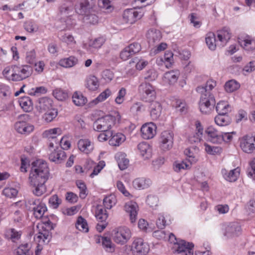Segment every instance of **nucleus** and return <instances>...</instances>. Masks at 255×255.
Masks as SVG:
<instances>
[{
  "mask_svg": "<svg viewBox=\"0 0 255 255\" xmlns=\"http://www.w3.org/2000/svg\"><path fill=\"white\" fill-rule=\"evenodd\" d=\"M73 103L78 106L84 105L87 102V100L81 93L76 92L72 96Z\"/></svg>",
  "mask_w": 255,
  "mask_h": 255,
  "instance_id": "42",
  "label": "nucleus"
},
{
  "mask_svg": "<svg viewBox=\"0 0 255 255\" xmlns=\"http://www.w3.org/2000/svg\"><path fill=\"white\" fill-rule=\"evenodd\" d=\"M150 117L153 120H157L160 116L162 111L161 104L157 101H151L150 106Z\"/></svg>",
  "mask_w": 255,
  "mask_h": 255,
  "instance_id": "27",
  "label": "nucleus"
},
{
  "mask_svg": "<svg viewBox=\"0 0 255 255\" xmlns=\"http://www.w3.org/2000/svg\"><path fill=\"white\" fill-rule=\"evenodd\" d=\"M18 193L17 190L12 187L5 188L2 191L3 194L8 198H13L16 197Z\"/></svg>",
  "mask_w": 255,
  "mask_h": 255,
  "instance_id": "53",
  "label": "nucleus"
},
{
  "mask_svg": "<svg viewBox=\"0 0 255 255\" xmlns=\"http://www.w3.org/2000/svg\"><path fill=\"white\" fill-rule=\"evenodd\" d=\"M157 76L158 74L157 72L153 69H150L147 71L144 78L147 81H153L157 78Z\"/></svg>",
  "mask_w": 255,
  "mask_h": 255,
  "instance_id": "62",
  "label": "nucleus"
},
{
  "mask_svg": "<svg viewBox=\"0 0 255 255\" xmlns=\"http://www.w3.org/2000/svg\"><path fill=\"white\" fill-rule=\"evenodd\" d=\"M75 226L77 229L84 233H87L89 231L87 222L82 216L78 217Z\"/></svg>",
  "mask_w": 255,
  "mask_h": 255,
  "instance_id": "37",
  "label": "nucleus"
},
{
  "mask_svg": "<svg viewBox=\"0 0 255 255\" xmlns=\"http://www.w3.org/2000/svg\"><path fill=\"white\" fill-rule=\"evenodd\" d=\"M241 233V226L237 223H230L225 229L224 235L228 238L239 235Z\"/></svg>",
  "mask_w": 255,
  "mask_h": 255,
  "instance_id": "18",
  "label": "nucleus"
},
{
  "mask_svg": "<svg viewBox=\"0 0 255 255\" xmlns=\"http://www.w3.org/2000/svg\"><path fill=\"white\" fill-rule=\"evenodd\" d=\"M216 82L213 79L208 80L205 86H198L196 88V91L199 94H206L209 93L210 95H213L211 93L212 90L216 86Z\"/></svg>",
  "mask_w": 255,
  "mask_h": 255,
  "instance_id": "28",
  "label": "nucleus"
},
{
  "mask_svg": "<svg viewBox=\"0 0 255 255\" xmlns=\"http://www.w3.org/2000/svg\"><path fill=\"white\" fill-rule=\"evenodd\" d=\"M205 41L209 49L213 51L216 49L219 42L218 40H216V35L213 32H209L207 34Z\"/></svg>",
  "mask_w": 255,
  "mask_h": 255,
  "instance_id": "33",
  "label": "nucleus"
},
{
  "mask_svg": "<svg viewBox=\"0 0 255 255\" xmlns=\"http://www.w3.org/2000/svg\"><path fill=\"white\" fill-rule=\"evenodd\" d=\"M240 147L246 153H253L255 150V136H243L240 141Z\"/></svg>",
  "mask_w": 255,
  "mask_h": 255,
  "instance_id": "10",
  "label": "nucleus"
},
{
  "mask_svg": "<svg viewBox=\"0 0 255 255\" xmlns=\"http://www.w3.org/2000/svg\"><path fill=\"white\" fill-rule=\"evenodd\" d=\"M30 204L34 206L32 209L35 217L37 219L42 218L44 213L47 211L45 205L41 203L39 200H32L30 201Z\"/></svg>",
  "mask_w": 255,
  "mask_h": 255,
  "instance_id": "16",
  "label": "nucleus"
},
{
  "mask_svg": "<svg viewBox=\"0 0 255 255\" xmlns=\"http://www.w3.org/2000/svg\"><path fill=\"white\" fill-rule=\"evenodd\" d=\"M113 240L118 244H126L131 237L130 230L127 227L121 226L115 228L112 233Z\"/></svg>",
  "mask_w": 255,
  "mask_h": 255,
  "instance_id": "4",
  "label": "nucleus"
},
{
  "mask_svg": "<svg viewBox=\"0 0 255 255\" xmlns=\"http://www.w3.org/2000/svg\"><path fill=\"white\" fill-rule=\"evenodd\" d=\"M53 229V225L50 221L43 224L36 236V241L39 243L47 244L51 239V231Z\"/></svg>",
  "mask_w": 255,
  "mask_h": 255,
  "instance_id": "8",
  "label": "nucleus"
},
{
  "mask_svg": "<svg viewBox=\"0 0 255 255\" xmlns=\"http://www.w3.org/2000/svg\"><path fill=\"white\" fill-rule=\"evenodd\" d=\"M238 42L246 51H252L255 49V38L247 34L238 37Z\"/></svg>",
  "mask_w": 255,
  "mask_h": 255,
  "instance_id": "11",
  "label": "nucleus"
},
{
  "mask_svg": "<svg viewBox=\"0 0 255 255\" xmlns=\"http://www.w3.org/2000/svg\"><path fill=\"white\" fill-rule=\"evenodd\" d=\"M61 203V200L56 194L52 195L49 199V204L54 209L57 208Z\"/></svg>",
  "mask_w": 255,
  "mask_h": 255,
  "instance_id": "55",
  "label": "nucleus"
},
{
  "mask_svg": "<svg viewBox=\"0 0 255 255\" xmlns=\"http://www.w3.org/2000/svg\"><path fill=\"white\" fill-rule=\"evenodd\" d=\"M95 217L97 220L100 222H104L108 218V215L106 210L101 205L96 207Z\"/></svg>",
  "mask_w": 255,
  "mask_h": 255,
  "instance_id": "34",
  "label": "nucleus"
},
{
  "mask_svg": "<svg viewBox=\"0 0 255 255\" xmlns=\"http://www.w3.org/2000/svg\"><path fill=\"white\" fill-rule=\"evenodd\" d=\"M127 47L132 55L138 52L141 49L140 45L137 42L130 44Z\"/></svg>",
  "mask_w": 255,
  "mask_h": 255,
  "instance_id": "60",
  "label": "nucleus"
},
{
  "mask_svg": "<svg viewBox=\"0 0 255 255\" xmlns=\"http://www.w3.org/2000/svg\"><path fill=\"white\" fill-rule=\"evenodd\" d=\"M29 119V115L27 114L21 115L18 116V121L14 125L15 129L19 133L27 134L32 132L34 129V126L26 123Z\"/></svg>",
  "mask_w": 255,
  "mask_h": 255,
  "instance_id": "7",
  "label": "nucleus"
},
{
  "mask_svg": "<svg viewBox=\"0 0 255 255\" xmlns=\"http://www.w3.org/2000/svg\"><path fill=\"white\" fill-rule=\"evenodd\" d=\"M202 137L201 135L194 132L188 136V141L191 144L198 143L200 142Z\"/></svg>",
  "mask_w": 255,
  "mask_h": 255,
  "instance_id": "63",
  "label": "nucleus"
},
{
  "mask_svg": "<svg viewBox=\"0 0 255 255\" xmlns=\"http://www.w3.org/2000/svg\"><path fill=\"white\" fill-rule=\"evenodd\" d=\"M98 5L101 8L111 11L112 9L111 1L110 0H99Z\"/></svg>",
  "mask_w": 255,
  "mask_h": 255,
  "instance_id": "57",
  "label": "nucleus"
},
{
  "mask_svg": "<svg viewBox=\"0 0 255 255\" xmlns=\"http://www.w3.org/2000/svg\"><path fill=\"white\" fill-rule=\"evenodd\" d=\"M76 184H77V187L80 189L79 196H80V198H81L82 199H84L87 195V193H86L87 188H86V185L85 184V183L84 182H82L81 181H77Z\"/></svg>",
  "mask_w": 255,
  "mask_h": 255,
  "instance_id": "56",
  "label": "nucleus"
},
{
  "mask_svg": "<svg viewBox=\"0 0 255 255\" xmlns=\"http://www.w3.org/2000/svg\"><path fill=\"white\" fill-rule=\"evenodd\" d=\"M199 107L203 114L208 115L214 109L216 101L213 95L200 94Z\"/></svg>",
  "mask_w": 255,
  "mask_h": 255,
  "instance_id": "3",
  "label": "nucleus"
},
{
  "mask_svg": "<svg viewBox=\"0 0 255 255\" xmlns=\"http://www.w3.org/2000/svg\"><path fill=\"white\" fill-rule=\"evenodd\" d=\"M53 108L52 100L47 97L40 98L36 105L37 110L41 113L49 111Z\"/></svg>",
  "mask_w": 255,
  "mask_h": 255,
  "instance_id": "17",
  "label": "nucleus"
},
{
  "mask_svg": "<svg viewBox=\"0 0 255 255\" xmlns=\"http://www.w3.org/2000/svg\"><path fill=\"white\" fill-rule=\"evenodd\" d=\"M240 169L239 168L231 170L229 173L226 179L230 182L236 181L240 174Z\"/></svg>",
  "mask_w": 255,
  "mask_h": 255,
  "instance_id": "52",
  "label": "nucleus"
},
{
  "mask_svg": "<svg viewBox=\"0 0 255 255\" xmlns=\"http://www.w3.org/2000/svg\"><path fill=\"white\" fill-rule=\"evenodd\" d=\"M230 106L224 101H221L217 103L216 107V111L218 114H227Z\"/></svg>",
  "mask_w": 255,
  "mask_h": 255,
  "instance_id": "49",
  "label": "nucleus"
},
{
  "mask_svg": "<svg viewBox=\"0 0 255 255\" xmlns=\"http://www.w3.org/2000/svg\"><path fill=\"white\" fill-rule=\"evenodd\" d=\"M116 158L119 167L121 170H124L128 167L129 161L126 158L125 154L120 153L117 155Z\"/></svg>",
  "mask_w": 255,
  "mask_h": 255,
  "instance_id": "44",
  "label": "nucleus"
},
{
  "mask_svg": "<svg viewBox=\"0 0 255 255\" xmlns=\"http://www.w3.org/2000/svg\"><path fill=\"white\" fill-rule=\"evenodd\" d=\"M193 247L194 245L192 243L181 241L179 243H174V248L175 251L178 253H183L184 255H193Z\"/></svg>",
  "mask_w": 255,
  "mask_h": 255,
  "instance_id": "14",
  "label": "nucleus"
},
{
  "mask_svg": "<svg viewBox=\"0 0 255 255\" xmlns=\"http://www.w3.org/2000/svg\"><path fill=\"white\" fill-rule=\"evenodd\" d=\"M19 104L23 110L28 112L32 109V103L29 97H23L19 100Z\"/></svg>",
  "mask_w": 255,
  "mask_h": 255,
  "instance_id": "43",
  "label": "nucleus"
},
{
  "mask_svg": "<svg viewBox=\"0 0 255 255\" xmlns=\"http://www.w3.org/2000/svg\"><path fill=\"white\" fill-rule=\"evenodd\" d=\"M25 30L30 33L36 32L38 29V26L33 20H28L24 23Z\"/></svg>",
  "mask_w": 255,
  "mask_h": 255,
  "instance_id": "47",
  "label": "nucleus"
},
{
  "mask_svg": "<svg viewBox=\"0 0 255 255\" xmlns=\"http://www.w3.org/2000/svg\"><path fill=\"white\" fill-rule=\"evenodd\" d=\"M73 12V7L70 4L63 3L59 7L58 18L61 22L65 23L66 28L68 29H71L75 25V22L74 21L71 24L69 23V21L71 20L68 17L72 16Z\"/></svg>",
  "mask_w": 255,
  "mask_h": 255,
  "instance_id": "2",
  "label": "nucleus"
},
{
  "mask_svg": "<svg viewBox=\"0 0 255 255\" xmlns=\"http://www.w3.org/2000/svg\"><path fill=\"white\" fill-rule=\"evenodd\" d=\"M208 139L214 143H221L223 142V137L214 128L211 126L205 130Z\"/></svg>",
  "mask_w": 255,
  "mask_h": 255,
  "instance_id": "21",
  "label": "nucleus"
},
{
  "mask_svg": "<svg viewBox=\"0 0 255 255\" xmlns=\"http://www.w3.org/2000/svg\"><path fill=\"white\" fill-rule=\"evenodd\" d=\"M160 147L164 150L171 149L173 143V134L170 131H164L161 134Z\"/></svg>",
  "mask_w": 255,
  "mask_h": 255,
  "instance_id": "12",
  "label": "nucleus"
},
{
  "mask_svg": "<svg viewBox=\"0 0 255 255\" xmlns=\"http://www.w3.org/2000/svg\"><path fill=\"white\" fill-rule=\"evenodd\" d=\"M115 122V117L107 115L98 119L93 124V128L98 131H109Z\"/></svg>",
  "mask_w": 255,
  "mask_h": 255,
  "instance_id": "6",
  "label": "nucleus"
},
{
  "mask_svg": "<svg viewBox=\"0 0 255 255\" xmlns=\"http://www.w3.org/2000/svg\"><path fill=\"white\" fill-rule=\"evenodd\" d=\"M156 127L153 123L144 124L140 129L141 136L145 139L152 138L156 134Z\"/></svg>",
  "mask_w": 255,
  "mask_h": 255,
  "instance_id": "15",
  "label": "nucleus"
},
{
  "mask_svg": "<svg viewBox=\"0 0 255 255\" xmlns=\"http://www.w3.org/2000/svg\"><path fill=\"white\" fill-rule=\"evenodd\" d=\"M143 15V13L142 11H138L134 8L125 10L123 16L127 22L132 24L141 18Z\"/></svg>",
  "mask_w": 255,
  "mask_h": 255,
  "instance_id": "13",
  "label": "nucleus"
},
{
  "mask_svg": "<svg viewBox=\"0 0 255 255\" xmlns=\"http://www.w3.org/2000/svg\"><path fill=\"white\" fill-rule=\"evenodd\" d=\"M86 87L89 90L94 91L99 87L98 79L94 76H90L86 80Z\"/></svg>",
  "mask_w": 255,
  "mask_h": 255,
  "instance_id": "36",
  "label": "nucleus"
},
{
  "mask_svg": "<svg viewBox=\"0 0 255 255\" xmlns=\"http://www.w3.org/2000/svg\"><path fill=\"white\" fill-rule=\"evenodd\" d=\"M43 118L44 120L47 122H51L54 119H55L58 114L57 109L53 108L50 109L49 111L45 112Z\"/></svg>",
  "mask_w": 255,
  "mask_h": 255,
  "instance_id": "48",
  "label": "nucleus"
},
{
  "mask_svg": "<svg viewBox=\"0 0 255 255\" xmlns=\"http://www.w3.org/2000/svg\"><path fill=\"white\" fill-rule=\"evenodd\" d=\"M126 211L129 214L131 223H134L137 219L138 206L136 203L129 201L125 206Z\"/></svg>",
  "mask_w": 255,
  "mask_h": 255,
  "instance_id": "22",
  "label": "nucleus"
},
{
  "mask_svg": "<svg viewBox=\"0 0 255 255\" xmlns=\"http://www.w3.org/2000/svg\"><path fill=\"white\" fill-rule=\"evenodd\" d=\"M21 235V232L18 231L13 228H11L7 230L5 233V237L11 240L13 242H16L18 240Z\"/></svg>",
  "mask_w": 255,
  "mask_h": 255,
  "instance_id": "39",
  "label": "nucleus"
},
{
  "mask_svg": "<svg viewBox=\"0 0 255 255\" xmlns=\"http://www.w3.org/2000/svg\"><path fill=\"white\" fill-rule=\"evenodd\" d=\"M84 20L87 23L95 24L98 21V17L95 13H92L91 10L90 13L84 16Z\"/></svg>",
  "mask_w": 255,
  "mask_h": 255,
  "instance_id": "50",
  "label": "nucleus"
},
{
  "mask_svg": "<svg viewBox=\"0 0 255 255\" xmlns=\"http://www.w3.org/2000/svg\"><path fill=\"white\" fill-rule=\"evenodd\" d=\"M49 168L47 163L41 159L32 162L28 177L32 193L40 196L46 191L45 183L48 179Z\"/></svg>",
  "mask_w": 255,
  "mask_h": 255,
  "instance_id": "1",
  "label": "nucleus"
},
{
  "mask_svg": "<svg viewBox=\"0 0 255 255\" xmlns=\"http://www.w3.org/2000/svg\"><path fill=\"white\" fill-rule=\"evenodd\" d=\"M132 246L136 255H144L148 251L147 244L141 238L135 239L133 242Z\"/></svg>",
  "mask_w": 255,
  "mask_h": 255,
  "instance_id": "19",
  "label": "nucleus"
},
{
  "mask_svg": "<svg viewBox=\"0 0 255 255\" xmlns=\"http://www.w3.org/2000/svg\"><path fill=\"white\" fill-rule=\"evenodd\" d=\"M112 95V92L109 88L106 89L105 91L102 92L95 99L96 103L101 102L105 101L109 97Z\"/></svg>",
  "mask_w": 255,
  "mask_h": 255,
  "instance_id": "51",
  "label": "nucleus"
},
{
  "mask_svg": "<svg viewBox=\"0 0 255 255\" xmlns=\"http://www.w3.org/2000/svg\"><path fill=\"white\" fill-rule=\"evenodd\" d=\"M33 251L31 246L28 244H22L17 249L15 255H32Z\"/></svg>",
  "mask_w": 255,
  "mask_h": 255,
  "instance_id": "40",
  "label": "nucleus"
},
{
  "mask_svg": "<svg viewBox=\"0 0 255 255\" xmlns=\"http://www.w3.org/2000/svg\"><path fill=\"white\" fill-rule=\"evenodd\" d=\"M206 151L210 154L220 153L222 151V148L219 146H210L208 144H205Z\"/></svg>",
  "mask_w": 255,
  "mask_h": 255,
  "instance_id": "54",
  "label": "nucleus"
},
{
  "mask_svg": "<svg viewBox=\"0 0 255 255\" xmlns=\"http://www.w3.org/2000/svg\"><path fill=\"white\" fill-rule=\"evenodd\" d=\"M179 76L180 72L179 70L170 71L164 74V81L169 85H173L177 81Z\"/></svg>",
  "mask_w": 255,
  "mask_h": 255,
  "instance_id": "30",
  "label": "nucleus"
},
{
  "mask_svg": "<svg viewBox=\"0 0 255 255\" xmlns=\"http://www.w3.org/2000/svg\"><path fill=\"white\" fill-rule=\"evenodd\" d=\"M105 41V38L104 37H99L95 38L90 45L94 48H99L102 46Z\"/></svg>",
  "mask_w": 255,
  "mask_h": 255,
  "instance_id": "64",
  "label": "nucleus"
},
{
  "mask_svg": "<svg viewBox=\"0 0 255 255\" xmlns=\"http://www.w3.org/2000/svg\"><path fill=\"white\" fill-rule=\"evenodd\" d=\"M240 87V84L235 80H229L225 85V89L228 93L233 92Z\"/></svg>",
  "mask_w": 255,
  "mask_h": 255,
  "instance_id": "45",
  "label": "nucleus"
},
{
  "mask_svg": "<svg viewBox=\"0 0 255 255\" xmlns=\"http://www.w3.org/2000/svg\"><path fill=\"white\" fill-rule=\"evenodd\" d=\"M66 29V25L61 27L60 31L58 33V37L62 42L66 43L70 47H72L76 44V41L72 35L65 32L64 30Z\"/></svg>",
  "mask_w": 255,
  "mask_h": 255,
  "instance_id": "20",
  "label": "nucleus"
},
{
  "mask_svg": "<svg viewBox=\"0 0 255 255\" xmlns=\"http://www.w3.org/2000/svg\"><path fill=\"white\" fill-rule=\"evenodd\" d=\"M126 94V89L125 88H122L119 93L117 97L115 99V102L118 104H121L125 100V97Z\"/></svg>",
  "mask_w": 255,
  "mask_h": 255,
  "instance_id": "58",
  "label": "nucleus"
},
{
  "mask_svg": "<svg viewBox=\"0 0 255 255\" xmlns=\"http://www.w3.org/2000/svg\"><path fill=\"white\" fill-rule=\"evenodd\" d=\"M231 118L226 114H218L215 118V123L219 126H225L230 124Z\"/></svg>",
  "mask_w": 255,
  "mask_h": 255,
  "instance_id": "35",
  "label": "nucleus"
},
{
  "mask_svg": "<svg viewBox=\"0 0 255 255\" xmlns=\"http://www.w3.org/2000/svg\"><path fill=\"white\" fill-rule=\"evenodd\" d=\"M82 62L78 60L74 56H70L61 59L59 64H77V63H82Z\"/></svg>",
  "mask_w": 255,
  "mask_h": 255,
  "instance_id": "59",
  "label": "nucleus"
},
{
  "mask_svg": "<svg viewBox=\"0 0 255 255\" xmlns=\"http://www.w3.org/2000/svg\"><path fill=\"white\" fill-rule=\"evenodd\" d=\"M139 91L142 95V98L146 102H151L156 97L154 87L146 82L142 83L139 85Z\"/></svg>",
  "mask_w": 255,
  "mask_h": 255,
  "instance_id": "9",
  "label": "nucleus"
},
{
  "mask_svg": "<svg viewBox=\"0 0 255 255\" xmlns=\"http://www.w3.org/2000/svg\"><path fill=\"white\" fill-rule=\"evenodd\" d=\"M12 81H19L29 77L32 73V68L28 65H13L12 66Z\"/></svg>",
  "mask_w": 255,
  "mask_h": 255,
  "instance_id": "5",
  "label": "nucleus"
},
{
  "mask_svg": "<svg viewBox=\"0 0 255 255\" xmlns=\"http://www.w3.org/2000/svg\"><path fill=\"white\" fill-rule=\"evenodd\" d=\"M146 37L149 44L153 45L160 40L162 38V35L160 30L152 28L147 31Z\"/></svg>",
  "mask_w": 255,
  "mask_h": 255,
  "instance_id": "26",
  "label": "nucleus"
},
{
  "mask_svg": "<svg viewBox=\"0 0 255 255\" xmlns=\"http://www.w3.org/2000/svg\"><path fill=\"white\" fill-rule=\"evenodd\" d=\"M79 149L82 152L88 154L94 149V144L89 139H81L78 142Z\"/></svg>",
  "mask_w": 255,
  "mask_h": 255,
  "instance_id": "29",
  "label": "nucleus"
},
{
  "mask_svg": "<svg viewBox=\"0 0 255 255\" xmlns=\"http://www.w3.org/2000/svg\"><path fill=\"white\" fill-rule=\"evenodd\" d=\"M109 144L114 146H118L126 140L125 135L120 132H114L112 131V135L110 137Z\"/></svg>",
  "mask_w": 255,
  "mask_h": 255,
  "instance_id": "31",
  "label": "nucleus"
},
{
  "mask_svg": "<svg viewBox=\"0 0 255 255\" xmlns=\"http://www.w3.org/2000/svg\"><path fill=\"white\" fill-rule=\"evenodd\" d=\"M173 58V53L170 51H166L163 57L160 58V60L163 62H167L168 64H172Z\"/></svg>",
  "mask_w": 255,
  "mask_h": 255,
  "instance_id": "61",
  "label": "nucleus"
},
{
  "mask_svg": "<svg viewBox=\"0 0 255 255\" xmlns=\"http://www.w3.org/2000/svg\"><path fill=\"white\" fill-rule=\"evenodd\" d=\"M137 148L142 156H145L148 158L151 153V148L149 145L145 142H142L138 144Z\"/></svg>",
  "mask_w": 255,
  "mask_h": 255,
  "instance_id": "41",
  "label": "nucleus"
},
{
  "mask_svg": "<svg viewBox=\"0 0 255 255\" xmlns=\"http://www.w3.org/2000/svg\"><path fill=\"white\" fill-rule=\"evenodd\" d=\"M117 200L114 195H110L106 197L103 200V204L105 208L110 209L115 205Z\"/></svg>",
  "mask_w": 255,
  "mask_h": 255,
  "instance_id": "46",
  "label": "nucleus"
},
{
  "mask_svg": "<svg viewBox=\"0 0 255 255\" xmlns=\"http://www.w3.org/2000/svg\"><path fill=\"white\" fill-rule=\"evenodd\" d=\"M151 184V181L145 177L137 178L133 181V187L139 190L147 188Z\"/></svg>",
  "mask_w": 255,
  "mask_h": 255,
  "instance_id": "32",
  "label": "nucleus"
},
{
  "mask_svg": "<svg viewBox=\"0 0 255 255\" xmlns=\"http://www.w3.org/2000/svg\"><path fill=\"white\" fill-rule=\"evenodd\" d=\"M75 11L77 13L86 16L92 10L89 1L87 0H81L75 6Z\"/></svg>",
  "mask_w": 255,
  "mask_h": 255,
  "instance_id": "23",
  "label": "nucleus"
},
{
  "mask_svg": "<svg viewBox=\"0 0 255 255\" xmlns=\"http://www.w3.org/2000/svg\"><path fill=\"white\" fill-rule=\"evenodd\" d=\"M66 157V155L65 151L61 148H56L50 153L49 159L52 162L60 163L65 160Z\"/></svg>",
  "mask_w": 255,
  "mask_h": 255,
  "instance_id": "25",
  "label": "nucleus"
},
{
  "mask_svg": "<svg viewBox=\"0 0 255 255\" xmlns=\"http://www.w3.org/2000/svg\"><path fill=\"white\" fill-rule=\"evenodd\" d=\"M102 246L105 251L109 253H113L115 250V246L111 239L108 237H101Z\"/></svg>",
  "mask_w": 255,
  "mask_h": 255,
  "instance_id": "38",
  "label": "nucleus"
},
{
  "mask_svg": "<svg viewBox=\"0 0 255 255\" xmlns=\"http://www.w3.org/2000/svg\"><path fill=\"white\" fill-rule=\"evenodd\" d=\"M217 36L219 42H221L220 45L221 46L225 45L231 37V33L229 28L225 27L218 30Z\"/></svg>",
  "mask_w": 255,
  "mask_h": 255,
  "instance_id": "24",
  "label": "nucleus"
}]
</instances>
